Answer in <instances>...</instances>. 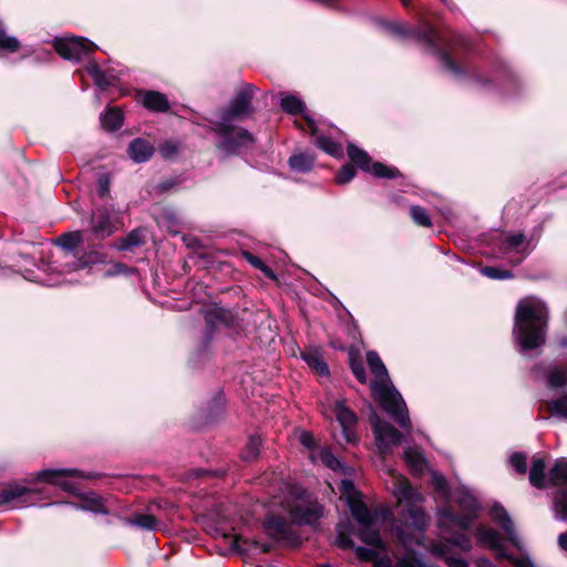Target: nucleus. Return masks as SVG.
I'll list each match as a JSON object with an SVG mask.
<instances>
[{
  "mask_svg": "<svg viewBox=\"0 0 567 567\" xmlns=\"http://www.w3.org/2000/svg\"><path fill=\"white\" fill-rule=\"evenodd\" d=\"M401 2H402V4H403L404 7H408V6H409V0H401Z\"/></svg>",
  "mask_w": 567,
  "mask_h": 567,
  "instance_id": "obj_63",
  "label": "nucleus"
},
{
  "mask_svg": "<svg viewBox=\"0 0 567 567\" xmlns=\"http://www.w3.org/2000/svg\"><path fill=\"white\" fill-rule=\"evenodd\" d=\"M447 542L460 547L462 550L465 551L470 550L472 547L471 538L464 534L455 535Z\"/></svg>",
  "mask_w": 567,
  "mask_h": 567,
  "instance_id": "obj_48",
  "label": "nucleus"
},
{
  "mask_svg": "<svg viewBox=\"0 0 567 567\" xmlns=\"http://www.w3.org/2000/svg\"><path fill=\"white\" fill-rule=\"evenodd\" d=\"M34 493H37L35 489H31L19 484H10L0 492V505L8 504L14 499L21 498L22 496Z\"/></svg>",
  "mask_w": 567,
  "mask_h": 567,
  "instance_id": "obj_26",
  "label": "nucleus"
},
{
  "mask_svg": "<svg viewBox=\"0 0 567 567\" xmlns=\"http://www.w3.org/2000/svg\"><path fill=\"white\" fill-rule=\"evenodd\" d=\"M411 218L413 221L423 227H431L432 221L430 216L427 215V212L421 207V206H412L410 210Z\"/></svg>",
  "mask_w": 567,
  "mask_h": 567,
  "instance_id": "obj_42",
  "label": "nucleus"
},
{
  "mask_svg": "<svg viewBox=\"0 0 567 567\" xmlns=\"http://www.w3.org/2000/svg\"><path fill=\"white\" fill-rule=\"evenodd\" d=\"M533 373L535 375L536 379H538L542 374H545V372L539 368V367H536L534 370H533Z\"/></svg>",
  "mask_w": 567,
  "mask_h": 567,
  "instance_id": "obj_59",
  "label": "nucleus"
},
{
  "mask_svg": "<svg viewBox=\"0 0 567 567\" xmlns=\"http://www.w3.org/2000/svg\"><path fill=\"white\" fill-rule=\"evenodd\" d=\"M509 463L516 470L517 473H526V456L523 453H513L509 457Z\"/></svg>",
  "mask_w": 567,
  "mask_h": 567,
  "instance_id": "obj_46",
  "label": "nucleus"
},
{
  "mask_svg": "<svg viewBox=\"0 0 567 567\" xmlns=\"http://www.w3.org/2000/svg\"><path fill=\"white\" fill-rule=\"evenodd\" d=\"M266 533L277 540H287L291 536V526L282 517L268 515L264 522Z\"/></svg>",
  "mask_w": 567,
  "mask_h": 567,
  "instance_id": "obj_19",
  "label": "nucleus"
},
{
  "mask_svg": "<svg viewBox=\"0 0 567 567\" xmlns=\"http://www.w3.org/2000/svg\"><path fill=\"white\" fill-rule=\"evenodd\" d=\"M90 226L95 239H104L115 231V226L111 219V212L106 207H99L93 210Z\"/></svg>",
  "mask_w": 567,
  "mask_h": 567,
  "instance_id": "obj_16",
  "label": "nucleus"
},
{
  "mask_svg": "<svg viewBox=\"0 0 567 567\" xmlns=\"http://www.w3.org/2000/svg\"><path fill=\"white\" fill-rule=\"evenodd\" d=\"M491 563L486 559H482L480 563V567H491Z\"/></svg>",
  "mask_w": 567,
  "mask_h": 567,
  "instance_id": "obj_61",
  "label": "nucleus"
},
{
  "mask_svg": "<svg viewBox=\"0 0 567 567\" xmlns=\"http://www.w3.org/2000/svg\"><path fill=\"white\" fill-rule=\"evenodd\" d=\"M392 493L401 505H406V517L411 520L412 525L420 532H424L427 527V517L416 503L421 501L420 494L411 486L406 478L402 476L394 477Z\"/></svg>",
  "mask_w": 567,
  "mask_h": 567,
  "instance_id": "obj_6",
  "label": "nucleus"
},
{
  "mask_svg": "<svg viewBox=\"0 0 567 567\" xmlns=\"http://www.w3.org/2000/svg\"><path fill=\"white\" fill-rule=\"evenodd\" d=\"M404 460L410 471L415 474H422L426 467V460L424 458L421 450L416 447H408L404 450Z\"/></svg>",
  "mask_w": 567,
  "mask_h": 567,
  "instance_id": "obj_24",
  "label": "nucleus"
},
{
  "mask_svg": "<svg viewBox=\"0 0 567 567\" xmlns=\"http://www.w3.org/2000/svg\"><path fill=\"white\" fill-rule=\"evenodd\" d=\"M177 152V145L173 142H166L159 147V154L166 159H172Z\"/></svg>",
  "mask_w": 567,
  "mask_h": 567,
  "instance_id": "obj_50",
  "label": "nucleus"
},
{
  "mask_svg": "<svg viewBox=\"0 0 567 567\" xmlns=\"http://www.w3.org/2000/svg\"><path fill=\"white\" fill-rule=\"evenodd\" d=\"M341 491L347 496V499L349 501V497H360L359 493L354 488V484L350 480H342L341 481Z\"/></svg>",
  "mask_w": 567,
  "mask_h": 567,
  "instance_id": "obj_51",
  "label": "nucleus"
},
{
  "mask_svg": "<svg viewBox=\"0 0 567 567\" xmlns=\"http://www.w3.org/2000/svg\"><path fill=\"white\" fill-rule=\"evenodd\" d=\"M354 519L363 527L361 540L368 545L378 547L381 543L379 533L372 527L373 517L360 497H349L348 503Z\"/></svg>",
  "mask_w": 567,
  "mask_h": 567,
  "instance_id": "obj_8",
  "label": "nucleus"
},
{
  "mask_svg": "<svg viewBox=\"0 0 567 567\" xmlns=\"http://www.w3.org/2000/svg\"><path fill=\"white\" fill-rule=\"evenodd\" d=\"M20 47L17 38L10 37L6 33L4 29L0 25V49L8 52H16Z\"/></svg>",
  "mask_w": 567,
  "mask_h": 567,
  "instance_id": "obj_43",
  "label": "nucleus"
},
{
  "mask_svg": "<svg viewBox=\"0 0 567 567\" xmlns=\"http://www.w3.org/2000/svg\"><path fill=\"white\" fill-rule=\"evenodd\" d=\"M125 524L146 530H157L159 523L153 515L135 514L133 517L125 518Z\"/></svg>",
  "mask_w": 567,
  "mask_h": 567,
  "instance_id": "obj_30",
  "label": "nucleus"
},
{
  "mask_svg": "<svg viewBox=\"0 0 567 567\" xmlns=\"http://www.w3.org/2000/svg\"><path fill=\"white\" fill-rule=\"evenodd\" d=\"M557 341L561 348H567V337L566 336L558 337Z\"/></svg>",
  "mask_w": 567,
  "mask_h": 567,
  "instance_id": "obj_58",
  "label": "nucleus"
},
{
  "mask_svg": "<svg viewBox=\"0 0 567 567\" xmlns=\"http://www.w3.org/2000/svg\"><path fill=\"white\" fill-rule=\"evenodd\" d=\"M529 482L537 488L548 486H564L567 484V460H556L554 466L545 475V462L543 458L534 457L532 468L529 471Z\"/></svg>",
  "mask_w": 567,
  "mask_h": 567,
  "instance_id": "obj_7",
  "label": "nucleus"
},
{
  "mask_svg": "<svg viewBox=\"0 0 567 567\" xmlns=\"http://www.w3.org/2000/svg\"><path fill=\"white\" fill-rule=\"evenodd\" d=\"M299 442L310 451V454L313 452V451H318V449H316V440L313 437V435L308 432V431H302L300 432L299 434Z\"/></svg>",
  "mask_w": 567,
  "mask_h": 567,
  "instance_id": "obj_49",
  "label": "nucleus"
},
{
  "mask_svg": "<svg viewBox=\"0 0 567 567\" xmlns=\"http://www.w3.org/2000/svg\"><path fill=\"white\" fill-rule=\"evenodd\" d=\"M76 476L81 478H91V474L85 475L76 468H59V470H43L34 474V481L45 482L52 485H59L63 491L71 494H78L79 488L74 483L64 481V477Z\"/></svg>",
  "mask_w": 567,
  "mask_h": 567,
  "instance_id": "obj_13",
  "label": "nucleus"
},
{
  "mask_svg": "<svg viewBox=\"0 0 567 567\" xmlns=\"http://www.w3.org/2000/svg\"><path fill=\"white\" fill-rule=\"evenodd\" d=\"M372 427L381 454H386L391 447L400 444L401 433L391 423L374 416Z\"/></svg>",
  "mask_w": 567,
  "mask_h": 567,
  "instance_id": "obj_14",
  "label": "nucleus"
},
{
  "mask_svg": "<svg viewBox=\"0 0 567 567\" xmlns=\"http://www.w3.org/2000/svg\"><path fill=\"white\" fill-rule=\"evenodd\" d=\"M86 266L85 262H82L81 260H79L75 266H74V270H78V269H81V268H84Z\"/></svg>",
  "mask_w": 567,
  "mask_h": 567,
  "instance_id": "obj_60",
  "label": "nucleus"
},
{
  "mask_svg": "<svg viewBox=\"0 0 567 567\" xmlns=\"http://www.w3.org/2000/svg\"><path fill=\"white\" fill-rule=\"evenodd\" d=\"M348 156L362 171L370 172L375 177L394 178L399 175V171L395 167L386 166L379 162L371 164V158L368 153L352 143L348 145Z\"/></svg>",
  "mask_w": 567,
  "mask_h": 567,
  "instance_id": "obj_12",
  "label": "nucleus"
},
{
  "mask_svg": "<svg viewBox=\"0 0 567 567\" xmlns=\"http://www.w3.org/2000/svg\"><path fill=\"white\" fill-rule=\"evenodd\" d=\"M383 28L394 37L411 38L426 44L431 50L435 51L441 62L450 72L455 75L462 74V70L455 64L452 58L443 51L441 45V35L429 23H422L417 27H410L402 22H385Z\"/></svg>",
  "mask_w": 567,
  "mask_h": 567,
  "instance_id": "obj_4",
  "label": "nucleus"
},
{
  "mask_svg": "<svg viewBox=\"0 0 567 567\" xmlns=\"http://www.w3.org/2000/svg\"><path fill=\"white\" fill-rule=\"evenodd\" d=\"M567 383V368L555 367L547 374V384L551 389H560Z\"/></svg>",
  "mask_w": 567,
  "mask_h": 567,
  "instance_id": "obj_37",
  "label": "nucleus"
},
{
  "mask_svg": "<svg viewBox=\"0 0 567 567\" xmlns=\"http://www.w3.org/2000/svg\"><path fill=\"white\" fill-rule=\"evenodd\" d=\"M301 357L318 375H329V368L318 350H307L301 354Z\"/></svg>",
  "mask_w": 567,
  "mask_h": 567,
  "instance_id": "obj_25",
  "label": "nucleus"
},
{
  "mask_svg": "<svg viewBox=\"0 0 567 567\" xmlns=\"http://www.w3.org/2000/svg\"><path fill=\"white\" fill-rule=\"evenodd\" d=\"M558 545L561 549L567 550V533H563L559 535Z\"/></svg>",
  "mask_w": 567,
  "mask_h": 567,
  "instance_id": "obj_57",
  "label": "nucleus"
},
{
  "mask_svg": "<svg viewBox=\"0 0 567 567\" xmlns=\"http://www.w3.org/2000/svg\"><path fill=\"white\" fill-rule=\"evenodd\" d=\"M315 163V158L307 153L295 154L289 158L291 169L300 173L309 172Z\"/></svg>",
  "mask_w": 567,
  "mask_h": 567,
  "instance_id": "obj_34",
  "label": "nucleus"
},
{
  "mask_svg": "<svg viewBox=\"0 0 567 567\" xmlns=\"http://www.w3.org/2000/svg\"><path fill=\"white\" fill-rule=\"evenodd\" d=\"M284 509L297 524L312 525L322 516V506L302 497H295L284 504Z\"/></svg>",
  "mask_w": 567,
  "mask_h": 567,
  "instance_id": "obj_9",
  "label": "nucleus"
},
{
  "mask_svg": "<svg viewBox=\"0 0 567 567\" xmlns=\"http://www.w3.org/2000/svg\"><path fill=\"white\" fill-rule=\"evenodd\" d=\"M357 554L362 559H370L373 556V550L364 547H358Z\"/></svg>",
  "mask_w": 567,
  "mask_h": 567,
  "instance_id": "obj_55",
  "label": "nucleus"
},
{
  "mask_svg": "<svg viewBox=\"0 0 567 567\" xmlns=\"http://www.w3.org/2000/svg\"><path fill=\"white\" fill-rule=\"evenodd\" d=\"M161 189H162V190H166V189H168V186H167L166 184H162V185H161Z\"/></svg>",
  "mask_w": 567,
  "mask_h": 567,
  "instance_id": "obj_62",
  "label": "nucleus"
},
{
  "mask_svg": "<svg viewBox=\"0 0 567 567\" xmlns=\"http://www.w3.org/2000/svg\"><path fill=\"white\" fill-rule=\"evenodd\" d=\"M548 323L546 305L536 297H526L517 303L513 336L522 353L545 343Z\"/></svg>",
  "mask_w": 567,
  "mask_h": 567,
  "instance_id": "obj_2",
  "label": "nucleus"
},
{
  "mask_svg": "<svg viewBox=\"0 0 567 567\" xmlns=\"http://www.w3.org/2000/svg\"><path fill=\"white\" fill-rule=\"evenodd\" d=\"M205 321L212 327L218 323H226L227 312L220 308H209L205 311Z\"/></svg>",
  "mask_w": 567,
  "mask_h": 567,
  "instance_id": "obj_40",
  "label": "nucleus"
},
{
  "mask_svg": "<svg viewBox=\"0 0 567 567\" xmlns=\"http://www.w3.org/2000/svg\"><path fill=\"white\" fill-rule=\"evenodd\" d=\"M310 458L313 463L321 462L327 467L338 471L342 467L340 461L331 453L328 447H320L318 451H313L310 454Z\"/></svg>",
  "mask_w": 567,
  "mask_h": 567,
  "instance_id": "obj_27",
  "label": "nucleus"
},
{
  "mask_svg": "<svg viewBox=\"0 0 567 567\" xmlns=\"http://www.w3.org/2000/svg\"><path fill=\"white\" fill-rule=\"evenodd\" d=\"M322 567H330V566H328V565H324V566H322Z\"/></svg>",
  "mask_w": 567,
  "mask_h": 567,
  "instance_id": "obj_64",
  "label": "nucleus"
},
{
  "mask_svg": "<svg viewBox=\"0 0 567 567\" xmlns=\"http://www.w3.org/2000/svg\"><path fill=\"white\" fill-rule=\"evenodd\" d=\"M243 257L252 267H255L256 269H259L266 277H268L270 279H275L276 278L275 272L272 271V269L270 267H268L267 265H265L262 262V260L260 258H258L257 256L252 255L249 251H243Z\"/></svg>",
  "mask_w": 567,
  "mask_h": 567,
  "instance_id": "obj_39",
  "label": "nucleus"
},
{
  "mask_svg": "<svg viewBox=\"0 0 567 567\" xmlns=\"http://www.w3.org/2000/svg\"><path fill=\"white\" fill-rule=\"evenodd\" d=\"M231 546L235 550L246 553L251 549H259L261 553H268L270 550L269 544H261L258 540H248L247 538H243L241 536H234Z\"/></svg>",
  "mask_w": 567,
  "mask_h": 567,
  "instance_id": "obj_28",
  "label": "nucleus"
},
{
  "mask_svg": "<svg viewBox=\"0 0 567 567\" xmlns=\"http://www.w3.org/2000/svg\"><path fill=\"white\" fill-rule=\"evenodd\" d=\"M455 502L462 511L461 515L455 514L450 508H441L437 512L439 527L444 532H450L453 528L466 530L471 527L476 518L478 511V503L474 495L467 489L461 488L455 491L453 495Z\"/></svg>",
  "mask_w": 567,
  "mask_h": 567,
  "instance_id": "obj_5",
  "label": "nucleus"
},
{
  "mask_svg": "<svg viewBox=\"0 0 567 567\" xmlns=\"http://www.w3.org/2000/svg\"><path fill=\"white\" fill-rule=\"evenodd\" d=\"M367 362L374 375L371 381V391L374 399L381 408L392 416V419L403 430L410 432L412 429L406 404L399 391L392 385L388 370L381 358L375 351L367 353Z\"/></svg>",
  "mask_w": 567,
  "mask_h": 567,
  "instance_id": "obj_3",
  "label": "nucleus"
},
{
  "mask_svg": "<svg viewBox=\"0 0 567 567\" xmlns=\"http://www.w3.org/2000/svg\"><path fill=\"white\" fill-rule=\"evenodd\" d=\"M280 105L282 110L291 115L300 114L308 122L312 134H316V127L312 118L306 113L305 103L296 95L280 94Z\"/></svg>",
  "mask_w": 567,
  "mask_h": 567,
  "instance_id": "obj_20",
  "label": "nucleus"
},
{
  "mask_svg": "<svg viewBox=\"0 0 567 567\" xmlns=\"http://www.w3.org/2000/svg\"><path fill=\"white\" fill-rule=\"evenodd\" d=\"M554 505L560 518H567V487L558 489L554 495Z\"/></svg>",
  "mask_w": 567,
  "mask_h": 567,
  "instance_id": "obj_41",
  "label": "nucleus"
},
{
  "mask_svg": "<svg viewBox=\"0 0 567 567\" xmlns=\"http://www.w3.org/2000/svg\"><path fill=\"white\" fill-rule=\"evenodd\" d=\"M333 413L342 429V434L346 442L354 443L355 434L353 429L358 421L355 413L347 406L344 400H337L333 403Z\"/></svg>",
  "mask_w": 567,
  "mask_h": 567,
  "instance_id": "obj_15",
  "label": "nucleus"
},
{
  "mask_svg": "<svg viewBox=\"0 0 567 567\" xmlns=\"http://www.w3.org/2000/svg\"><path fill=\"white\" fill-rule=\"evenodd\" d=\"M110 182L106 176H101L99 178V194L101 197H104L109 193Z\"/></svg>",
  "mask_w": 567,
  "mask_h": 567,
  "instance_id": "obj_54",
  "label": "nucleus"
},
{
  "mask_svg": "<svg viewBox=\"0 0 567 567\" xmlns=\"http://www.w3.org/2000/svg\"><path fill=\"white\" fill-rule=\"evenodd\" d=\"M140 101L146 109L154 112H166L169 109V103L166 95L157 91L141 92Z\"/></svg>",
  "mask_w": 567,
  "mask_h": 567,
  "instance_id": "obj_21",
  "label": "nucleus"
},
{
  "mask_svg": "<svg viewBox=\"0 0 567 567\" xmlns=\"http://www.w3.org/2000/svg\"><path fill=\"white\" fill-rule=\"evenodd\" d=\"M101 124L109 131H116L123 124V114L120 110L110 107L104 114L101 115Z\"/></svg>",
  "mask_w": 567,
  "mask_h": 567,
  "instance_id": "obj_33",
  "label": "nucleus"
},
{
  "mask_svg": "<svg viewBox=\"0 0 567 567\" xmlns=\"http://www.w3.org/2000/svg\"><path fill=\"white\" fill-rule=\"evenodd\" d=\"M482 275L491 279H509L513 278V272L509 270H504L497 267H484L481 269Z\"/></svg>",
  "mask_w": 567,
  "mask_h": 567,
  "instance_id": "obj_44",
  "label": "nucleus"
},
{
  "mask_svg": "<svg viewBox=\"0 0 567 567\" xmlns=\"http://www.w3.org/2000/svg\"><path fill=\"white\" fill-rule=\"evenodd\" d=\"M434 482L437 487V489L444 491L446 486V481L442 475H435Z\"/></svg>",
  "mask_w": 567,
  "mask_h": 567,
  "instance_id": "obj_56",
  "label": "nucleus"
},
{
  "mask_svg": "<svg viewBox=\"0 0 567 567\" xmlns=\"http://www.w3.org/2000/svg\"><path fill=\"white\" fill-rule=\"evenodd\" d=\"M55 51L66 60L81 61L96 49V45L85 38L65 37L54 41Z\"/></svg>",
  "mask_w": 567,
  "mask_h": 567,
  "instance_id": "obj_11",
  "label": "nucleus"
},
{
  "mask_svg": "<svg viewBox=\"0 0 567 567\" xmlns=\"http://www.w3.org/2000/svg\"><path fill=\"white\" fill-rule=\"evenodd\" d=\"M255 87L245 84L231 100L229 107L224 110L216 122L214 132L220 141L217 148L225 155H237L255 143V137L244 127L234 126L233 122L251 112V100Z\"/></svg>",
  "mask_w": 567,
  "mask_h": 567,
  "instance_id": "obj_1",
  "label": "nucleus"
},
{
  "mask_svg": "<svg viewBox=\"0 0 567 567\" xmlns=\"http://www.w3.org/2000/svg\"><path fill=\"white\" fill-rule=\"evenodd\" d=\"M153 153V145L143 138H135L128 146V155L135 163L148 161Z\"/></svg>",
  "mask_w": 567,
  "mask_h": 567,
  "instance_id": "obj_23",
  "label": "nucleus"
},
{
  "mask_svg": "<svg viewBox=\"0 0 567 567\" xmlns=\"http://www.w3.org/2000/svg\"><path fill=\"white\" fill-rule=\"evenodd\" d=\"M83 243L82 231H73L63 234L56 241V244L66 251H73Z\"/></svg>",
  "mask_w": 567,
  "mask_h": 567,
  "instance_id": "obj_35",
  "label": "nucleus"
},
{
  "mask_svg": "<svg viewBox=\"0 0 567 567\" xmlns=\"http://www.w3.org/2000/svg\"><path fill=\"white\" fill-rule=\"evenodd\" d=\"M316 145L333 157H340L342 155V146L330 137L323 135L317 136Z\"/></svg>",
  "mask_w": 567,
  "mask_h": 567,
  "instance_id": "obj_36",
  "label": "nucleus"
},
{
  "mask_svg": "<svg viewBox=\"0 0 567 567\" xmlns=\"http://www.w3.org/2000/svg\"><path fill=\"white\" fill-rule=\"evenodd\" d=\"M355 175V169L352 165H344L338 172L336 176V181L338 184H347L349 183Z\"/></svg>",
  "mask_w": 567,
  "mask_h": 567,
  "instance_id": "obj_47",
  "label": "nucleus"
},
{
  "mask_svg": "<svg viewBox=\"0 0 567 567\" xmlns=\"http://www.w3.org/2000/svg\"><path fill=\"white\" fill-rule=\"evenodd\" d=\"M503 250L505 254L519 255L515 260H511L512 264L517 265L530 252L532 249L529 247V241L523 234H515L507 237L504 241Z\"/></svg>",
  "mask_w": 567,
  "mask_h": 567,
  "instance_id": "obj_18",
  "label": "nucleus"
},
{
  "mask_svg": "<svg viewBox=\"0 0 567 567\" xmlns=\"http://www.w3.org/2000/svg\"><path fill=\"white\" fill-rule=\"evenodd\" d=\"M58 503H51L50 505H56ZM62 505H70L76 509L90 511L93 513H106L104 507L103 499L94 494L86 495L83 498V503L81 505H74L71 503H61Z\"/></svg>",
  "mask_w": 567,
  "mask_h": 567,
  "instance_id": "obj_29",
  "label": "nucleus"
},
{
  "mask_svg": "<svg viewBox=\"0 0 567 567\" xmlns=\"http://www.w3.org/2000/svg\"><path fill=\"white\" fill-rule=\"evenodd\" d=\"M337 543L342 548H351L353 546V542L351 540V538L342 532L341 525L338 526Z\"/></svg>",
  "mask_w": 567,
  "mask_h": 567,
  "instance_id": "obj_52",
  "label": "nucleus"
},
{
  "mask_svg": "<svg viewBox=\"0 0 567 567\" xmlns=\"http://www.w3.org/2000/svg\"><path fill=\"white\" fill-rule=\"evenodd\" d=\"M491 517L494 522L498 523L511 542L518 549L522 548V542L518 534L515 530L514 523L505 508L498 504L491 508Z\"/></svg>",
  "mask_w": 567,
  "mask_h": 567,
  "instance_id": "obj_17",
  "label": "nucleus"
},
{
  "mask_svg": "<svg viewBox=\"0 0 567 567\" xmlns=\"http://www.w3.org/2000/svg\"><path fill=\"white\" fill-rule=\"evenodd\" d=\"M261 446V439L258 435H251L245 449L241 452V457L245 461H254L258 457Z\"/></svg>",
  "mask_w": 567,
  "mask_h": 567,
  "instance_id": "obj_38",
  "label": "nucleus"
},
{
  "mask_svg": "<svg viewBox=\"0 0 567 567\" xmlns=\"http://www.w3.org/2000/svg\"><path fill=\"white\" fill-rule=\"evenodd\" d=\"M85 70L87 74L93 79L94 83L101 87L106 89L114 85L117 81V76L110 71H102L96 62L91 61Z\"/></svg>",
  "mask_w": 567,
  "mask_h": 567,
  "instance_id": "obj_22",
  "label": "nucleus"
},
{
  "mask_svg": "<svg viewBox=\"0 0 567 567\" xmlns=\"http://www.w3.org/2000/svg\"><path fill=\"white\" fill-rule=\"evenodd\" d=\"M548 406L551 413L567 417V396L550 401Z\"/></svg>",
  "mask_w": 567,
  "mask_h": 567,
  "instance_id": "obj_45",
  "label": "nucleus"
},
{
  "mask_svg": "<svg viewBox=\"0 0 567 567\" xmlns=\"http://www.w3.org/2000/svg\"><path fill=\"white\" fill-rule=\"evenodd\" d=\"M476 539L482 546L495 550L498 556L508 558L516 567H535L528 557L514 558L507 555L504 547V538L497 530L491 527L480 526L476 530Z\"/></svg>",
  "mask_w": 567,
  "mask_h": 567,
  "instance_id": "obj_10",
  "label": "nucleus"
},
{
  "mask_svg": "<svg viewBox=\"0 0 567 567\" xmlns=\"http://www.w3.org/2000/svg\"><path fill=\"white\" fill-rule=\"evenodd\" d=\"M144 244V230L142 228L133 229L125 237L121 238L116 245L118 250H131L134 247Z\"/></svg>",
  "mask_w": 567,
  "mask_h": 567,
  "instance_id": "obj_32",
  "label": "nucleus"
},
{
  "mask_svg": "<svg viewBox=\"0 0 567 567\" xmlns=\"http://www.w3.org/2000/svg\"><path fill=\"white\" fill-rule=\"evenodd\" d=\"M351 370L360 383H365V381H367L365 370L361 363H352Z\"/></svg>",
  "mask_w": 567,
  "mask_h": 567,
  "instance_id": "obj_53",
  "label": "nucleus"
},
{
  "mask_svg": "<svg viewBox=\"0 0 567 567\" xmlns=\"http://www.w3.org/2000/svg\"><path fill=\"white\" fill-rule=\"evenodd\" d=\"M431 551L439 556L443 557L449 567H467V563L465 559L456 556L447 555V545L443 543L433 544L431 546Z\"/></svg>",
  "mask_w": 567,
  "mask_h": 567,
  "instance_id": "obj_31",
  "label": "nucleus"
}]
</instances>
